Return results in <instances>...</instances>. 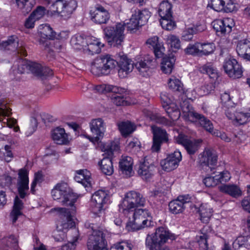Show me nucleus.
Wrapping results in <instances>:
<instances>
[{"mask_svg":"<svg viewBox=\"0 0 250 250\" xmlns=\"http://www.w3.org/2000/svg\"><path fill=\"white\" fill-rule=\"evenodd\" d=\"M175 239V236L171 233L167 228L161 227L156 229L154 233L147 235L146 245L149 250H168L164 249L163 245L168 239Z\"/></svg>","mask_w":250,"mask_h":250,"instance_id":"f257e3e1","label":"nucleus"},{"mask_svg":"<svg viewBox=\"0 0 250 250\" xmlns=\"http://www.w3.org/2000/svg\"><path fill=\"white\" fill-rule=\"evenodd\" d=\"M51 194L54 200H59L63 206H69L72 211L76 209L74 204L78 196L70 191L66 183L57 184L52 190Z\"/></svg>","mask_w":250,"mask_h":250,"instance_id":"f03ea898","label":"nucleus"},{"mask_svg":"<svg viewBox=\"0 0 250 250\" xmlns=\"http://www.w3.org/2000/svg\"><path fill=\"white\" fill-rule=\"evenodd\" d=\"M125 25L122 22L107 26L103 28L104 38L110 46L120 47L125 39Z\"/></svg>","mask_w":250,"mask_h":250,"instance_id":"7ed1b4c3","label":"nucleus"},{"mask_svg":"<svg viewBox=\"0 0 250 250\" xmlns=\"http://www.w3.org/2000/svg\"><path fill=\"white\" fill-rule=\"evenodd\" d=\"M93 231L89 236L87 247L88 250H108L105 242L106 238L110 237V234L105 229H97V227L90 224L87 227Z\"/></svg>","mask_w":250,"mask_h":250,"instance_id":"20e7f679","label":"nucleus"},{"mask_svg":"<svg viewBox=\"0 0 250 250\" xmlns=\"http://www.w3.org/2000/svg\"><path fill=\"white\" fill-rule=\"evenodd\" d=\"M117 62L110 55H101L91 63V71L95 75H108L117 65Z\"/></svg>","mask_w":250,"mask_h":250,"instance_id":"39448f33","label":"nucleus"},{"mask_svg":"<svg viewBox=\"0 0 250 250\" xmlns=\"http://www.w3.org/2000/svg\"><path fill=\"white\" fill-rule=\"evenodd\" d=\"M59 213V220L57 224V229L58 231H61V233L59 234L60 238L57 237V235L54 236V238L56 241H61L63 240L65 237V233L69 229L73 228L75 226V222L73 221L71 213L75 211L63 208H56Z\"/></svg>","mask_w":250,"mask_h":250,"instance_id":"423d86ee","label":"nucleus"},{"mask_svg":"<svg viewBox=\"0 0 250 250\" xmlns=\"http://www.w3.org/2000/svg\"><path fill=\"white\" fill-rule=\"evenodd\" d=\"M151 214L146 208L134 209L133 221L128 222L126 228L129 231H135L149 227L151 223Z\"/></svg>","mask_w":250,"mask_h":250,"instance_id":"0eeeda50","label":"nucleus"},{"mask_svg":"<svg viewBox=\"0 0 250 250\" xmlns=\"http://www.w3.org/2000/svg\"><path fill=\"white\" fill-rule=\"evenodd\" d=\"M172 4L167 0L163 1L159 5L158 14L161 17L160 24L162 28L167 30H171L176 26L173 20Z\"/></svg>","mask_w":250,"mask_h":250,"instance_id":"6e6552de","label":"nucleus"},{"mask_svg":"<svg viewBox=\"0 0 250 250\" xmlns=\"http://www.w3.org/2000/svg\"><path fill=\"white\" fill-rule=\"evenodd\" d=\"M104 154L105 156L99 162V165L102 172L105 175H111L113 173V167L111 157L113 155V152L119 149V146L115 143H112L110 145L104 146Z\"/></svg>","mask_w":250,"mask_h":250,"instance_id":"1a4fd4ad","label":"nucleus"},{"mask_svg":"<svg viewBox=\"0 0 250 250\" xmlns=\"http://www.w3.org/2000/svg\"><path fill=\"white\" fill-rule=\"evenodd\" d=\"M77 6V3L75 0H56L51 5L53 11L64 19L69 18Z\"/></svg>","mask_w":250,"mask_h":250,"instance_id":"9d476101","label":"nucleus"},{"mask_svg":"<svg viewBox=\"0 0 250 250\" xmlns=\"http://www.w3.org/2000/svg\"><path fill=\"white\" fill-rule=\"evenodd\" d=\"M146 199L140 193L131 191L126 194L121 206L123 210H132L139 206H144Z\"/></svg>","mask_w":250,"mask_h":250,"instance_id":"9b49d317","label":"nucleus"},{"mask_svg":"<svg viewBox=\"0 0 250 250\" xmlns=\"http://www.w3.org/2000/svg\"><path fill=\"white\" fill-rule=\"evenodd\" d=\"M109 199V195L107 191L98 190L93 194L91 197V209L95 214L100 213L104 210V205L106 204Z\"/></svg>","mask_w":250,"mask_h":250,"instance_id":"f8f14e48","label":"nucleus"},{"mask_svg":"<svg viewBox=\"0 0 250 250\" xmlns=\"http://www.w3.org/2000/svg\"><path fill=\"white\" fill-rule=\"evenodd\" d=\"M227 118L231 120L234 124L244 125L250 121V113L236 110L234 107H228L225 111Z\"/></svg>","mask_w":250,"mask_h":250,"instance_id":"ddd939ff","label":"nucleus"},{"mask_svg":"<svg viewBox=\"0 0 250 250\" xmlns=\"http://www.w3.org/2000/svg\"><path fill=\"white\" fill-rule=\"evenodd\" d=\"M212 26L217 35L222 37L229 34L231 32L234 23L232 19L225 18L223 20H214L212 22Z\"/></svg>","mask_w":250,"mask_h":250,"instance_id":"4468645a","label":"nucleus"},{"mask_svg":"<svg viewBox=\"0 0 250 250\" xmlns=\"http://www.w3.org/2000/svg\"><path fill=\"white\" fill-rule=\"evenodd\" d=\"M176 141L182 145L190 155L194 154L199 149L201 141L189 138L187 136L179 134Z\"/></svg>","mask_w":250,"mask_h":250,"instance_id":"2eb2a0df","label":"nucleus"},{"mask_svg":"<svg viewBox=\"0 0 250 250\" xmlns=\"http://www.w3.org/2000/svg\"><path fill=\"white\" fill-rule=\"evenodd\" d=\"M151 128L153 134L151 150L153 152H158L160 149L161 144L168 142V134L165 129L159 127L152 126Z\"/></svg>","mask_w":250,"mask_h":250,"instance_id":"dca6fc26","label":"nucleus"},{"mask_svg":"<svg viewBox=\"0 0 250 250\" xmlns=\"http://www.w3.org/2000/svg\"><path fill=\"white\" fill-rule=\"evenodd\" d=\"M28 171L24 168L20 169L18 172L17 188L20 198L23 199L28 195L29 189Z\"/></svg>","mask_w":250,"mask_h":250,"instance_id":"f3484780","label":"nucleus"},{"mask_svg":"<svg viewBox=\"0 0 250 250\" xmlns=\"http://www.w3.org/2000/svg\"><path fill=\"white\" fill-rule=\"evenodd\" d=\"M223 68L225 72L230 78L237 79L242 76L241 66L233 58L226 59L224 62Z\"/></svg>","mask_w":250,"mask_h":250,"instance_id":"a211bd4d","label":"nucleus"},{"mask_svg":"<svg viewBox=\"0 0 250 250\" xmlns=\"http://www.w3.org/2000/svg\"><path fill=\"white\" fill-rule=\"evenodd\" d=\"M181 108L184 116L189 120L198 122L202 126L205 125L206 122H207L209 124H210V120L209 119L204 115L194 111L192 106L188 103H184V104L181 105Z\"/></svg>","mask_w":250,"mask_h":250,"instance_id":"6ab92c4d","label":"nucleus"},{"mask_svg":"<svg viewBox=\"0 0 250 250\" xmlns=\"http://www.w3.org/2000/svg\"><path fill=\"white\" fill-rule=\"evenodd\" d=\"M182 160V155L179 151L176 150L173 153L168 155L167 157L162 160L160 164L165 171H170L176 168L179 162Z\"/></svg>","mask_w":250,"mask_h":250,"instance_id":"aec40b11","label":"nucleus"},{"mask_svg":"<svg viewBox=\"0 0 250 250\" xmlns=\"http://www.w3.org/2000/svg\"><path fill=\"white\" fill-rule=\"evenodd\" d=\"M91 132L96 136L94 138L87 136L91 141L98 142L100 138L103 137L105 131V124L102 118L93 119L89 123Z\"/></svg>","mask_w":250,"mask_h":250,"instance_id":"412c9836","label":"nucleus"},{"mask_svg":"<svg viewBox=\"0 0 250 250\" xmlns=\"http://www.w3.org/2000/svg\"><path fill=\"white\" fill-rule=\"evenodd\" d=\"M0 49H7L17 51L18 54L26 56L27 53L23 46H19V39L14 36L10 37L6 41L0 42Z\"/></svg>","mask_w":250,"mask_h":250,"instance_id":"4be33fe9","label":"nucleus"},{"mask_svg":"<svg viewBox=\"0 0 250 250\" xmlns=\"http://www.w3.org/2000/svg\"><path fill=\"white\" fill-rule=\"evenodd\" d=\"M135 66L141 75L147 77L149 75L151 69L156 66V62L152 57L147 55L137 62Z\"/></svg>","mask_w":250,"mask_h":250,"instance_id":"5701e85b","label":"nucleus"},{"mask_svg":"<svg viewBox=\"0 0 250 250\" xmlns=\"http://www.w3.org/2000/svg\"><path fill=\"white\" fill-rule=\"evenodd\" d=\"M190 202L189 195L179 196L177 198L169 202V211L173 214L182 213L186 208V205Z\"/></svg>","mask_w":250,"mask_h":250,"instance_id":"b1692460","label":"nucleus"},{"mask_svg":"<svg viewBox=\"0 0 250 250\" xmlns=\"http://www.w3.org/2000/svg\"><path fill=\"white\" fill-rule=\"evenodd\" d=\"M91 19L96 23H106L109 20L108 12L102 6L98 5L90 11Z\"/></svg>","mask_w":250,"mask_h":250,"instance_id":"393cba45","label":"nucleus"},{"mask_svg":"<svg viewBox=\"0 0 250 250\" xmlns=\"http://www.w3.org/2000/svg\"><path fill=\"white\" fill-rule=\"evenodd\" d=\"M208 6L217 12H232L234 9L232 0H209Z\"/></svg>","mask_w":250,"mask_h":250,"instance_id":"a878e982","label":"nucleus"},{"mask_svg":"<svg viewBox=\"0 0 250 250\" xmlns=\"http://www.w3.org/2000/svg\"><path fill=\"white\" fill-rule=\"evenodd\" d=\"M199 159L202 164L208 166L212 170L217 163V156L212 150L206 148L200 154Z\"/></svg>","mask_w":250,"mask_h":250,"instance_id":"bb28decb","label":"nucleus"},{"mask_svg":"<svg viewBox=\"0 0 250 250\" xmlns=\"http://www.w3.org/2000/svg\"><path fill=\"white\" fill-rule=\"evenodd\" d=\"M133 161L129 156H122L119 162V168L122 173L126 177H129L133 175Z\"/></svg>","mask_w":250,"mask_h":250,"instance_id":"cd10ccee","label":"nucleus"},{"mask_svg":"<svg viewBox=\"0 0 250 250\" xmlns=\"http://www.w3.org/2000/svg\"><path fill=\"white\" fill-rule=\"evenodd\" d=\"M51 136L52 139L57 144L67 145L69 142L68 134L63 128H55L52 131Z\"/></svg>","mask_w":250,"mask_h":250,"instance_id":"c85d7f7f","label":"nucleus"},{"mask_svg":"<svg viewBox=\"0 0 250 250\" xmlns=\"http://www.w3.org/2000/svg\"><path fill=\"white\" fill-rule=\"evenodd\" d=\"M236 52L238 55L244 59L250 61V40L243 39L237 42Z\"/></svg>","mask_w":250,"mask_h":250,"instance_id":"c756f323","label":"nucleus"},{"mask_svg":"<svg viewBox=\"0 0 250 250\" xmlns=\"http://www.w3.org/2000/svg\"><path fill=\"white\" fill-rule=\"evenodd\" d=\"M149 47H152L156 57L158 58L163 56L165 48L162 42L159 40L157 36H154L149 38L146 42Z\"/></svg>","mask_w":250,"mask_h":250,"instance_id":"7c9ffc66","label":"nucleus"},{"mask_svg":"<svg viewBox=\"0 0 250 250\" xmlns=\"http://www.w3.org/2000/svg\"><path fill=\"white\" fill-rule=\"evenodd\" d=\"M86 45H85L84 50L89 54L93 55L101 52V48L104 46V44L99 40L95 38H89L86 40Z\"/></svg>","mask_w":250,"mask_h":250,"instance_id":"2f4dec72","label":"nucleus"},{"mask_svg":"<svg viewBox=\"0 0 250 250\" xmlns=\"http://www.w3.org/2000/svg\"><path fill=\"white\" fill-rule=\"evenodd\" d=\"M154 169V166L146 162L145 158L139 166L138 173L143 179L147 180L152 177Z\"/></svg>","mask_w":250,"mask_h":250,"instance_id":"473e14b6","label":"nucleus"},{"mask_svg":"<svg viewBox=\"0 0 250 250\" xmlns=\"http://www.w3.org/2000/svg\"><path fill=\"white\" fill-rule=\"evenodd\" d=\"M118 75L121 78H124L131 72L133 69L132 61L127 58L121 59L119 63Z\"/></svg>","mask_w":250,"mask_h":250,"instance_id":"72a5a7b5","label":"nucleus"},{"mask_svg":"<svg viewBox=\"0 0 250 250\" xmlns=\"http://www.w3.org/2000/svg\"><path fill=\"white\" fill-rule=\"evenodd\" d=\"M90 173L87 169H80L76 171L74 179L78 183H82L85 187L91 186Z\"/></svg>","mask_w":250,"mask_h":250,"instance_id":"f704fd0d","label":"nucleus"},{"mask_svg":"<svg viewBox=\"0 0 250 250\" xmlns=\"http://www.w3.org/2000/svg\"><path fill=\"white\" fill-rule=\"evenodd\" d=\"M219 190L233 198H237L242 195V191L235 185H223L219 187Z\"/></svg>","mask_w":250,"mask_h":250,"instance_id":"c9c22d12","label":"nucleus"},{"mask_svg":"<svg viewBox=\"0 0 250 250\" xmlns=\"http://www.w3.org/2000/svg\"><path fill=\"white\" fill-rule=\"evenodd\" d=\"M167 116L173 121L177 120L180 117V110L178 105L174 103L166 104L163 108Z\"/></svg>","mask_w":250,"mask_h":250,"instance_id":"e433bc0d","label":"nucleus"},{"mask_svg":"<svg viewBox=\"0 0 250 250\" xmlns=\"http://www.w3.org/2000/svg\"><path fill=\"white\" fill-rule=\"evenodd\" d=\"M146 116L152 120L157 123L163 124L167 126H171L172 125V122L167 120L166 118L161 116L158 113H153L151 111L145 110L144 111Z\"/></svg>","mask_w":250,"mask_h":250,"instance_id":"4c0bfd02","label":"nucleus"},{"mask_svg":"<svg viewBox=\"0 0 250 250\" xmlns=\"http://www.w3.org/2000/svg\"><path fill=\"white\" fill-rule=\"evenodd\" d=\"M23 208V203L18 196H16L14 200V204L13 208L10 213V217L12 219V223H15L17 220L18 217L21 215V209Z\"/></svg>","mask_w":250,"mask_h":250,"instance_id":"58836bf2","label":"nucleus"},{"mask_svg":"<svg viewBox=\"0 0 250 250\" xmlns=\"http://www.w3.org/2000/svg\"><path fill=\"white\" fill-rule=\"evenodd\" d=\"M202 127L213 135L220 138L226 142H229L231 141V139L225 132H221L217 130H214L213 124L210 121L209 124L207 122H206L205 125Z\"/></svg>","mask_w":250,"mask_h":250,"instance_id":"ea45409f","label":"nucleus"},{"mask_svg":"<svg viewBox=\"0 0 250 250\" xmlns=\"http://www.w3.org/2000/svg\"><path fill=\"white\" fill-rule=\"evenodd\" d=\"M133 17H136L139 21L141 25H144L148 20L151 16V13L146 9L140 10L135 9L132 11Z\"/></svg>","mask_w":250,"mask_h":250,"instance_id":"a19ab883","label":"nucleus"},{"mask_svg":"<svg viewBox=\"0 0 250 250\" xmlns=\"http://www.w3.org/2000/svg\"><path fill=\"white\" fill-rule=\"evenodd\" d=\"M39 32L42 39L54 40L56 38V33L48 24L41 25L39 28Z\"/></svg>","mask_w":250,"mask_h":250,"instance_id":"79ce46f5","label":"nucleus"},{"mask_svg":"<svg viewBox=\"0 0 250 250\" xmlns=\"http://www.w3.org/2000/svg\"><path fill=\"white\" fill-rule=\"evenodd\" d=\"M175 62L173 56L164 57L162 62L161 69L166 74H170L172 72Z\"/></svg>","mask_w":250,"mask_h":250,"instance_id":"37998d69","label":"nucleus"},{"mask_svg":"<svg viewBox=\"0 0 250 250\" xmlns=\"http://www.w3.org/2000/svg\"><path fill=\"white\" fill-rule=\"evenodd\" d=\"M199 212L201 221L207 223L212 216V209L207 204H202L199 208Z\"/></svg>","mask_w":250,"mask_h":250,"instance_id":"c03bdc74","label":"nucleus"},{"mask_svg":"<svg viewBox=\"0 0 250 250\" xmlns=\"http://www.w3.org/2000/svg\"><path fill=\"white\" fill-rule=\"evenodd\" d=\"M232 246L235 250L239 249L242 247L249 249L250 248V236H238L233 242Z\"/></svg>","mask_w":250,"mask_h":250,"instance_id":"a18cd8bd","label":"nucleus"},{"mask_svg":"<svg viewBox=\"0 0 250 250\" xmlns=\"http://www.w3.org/2000/svg\"><path fill=\"white\" fill-rule=\"evenodd\" d=\"M199 70L201 73L208 74L211 78L215 79L218 77L217 71L211 63H208L200 67Z\"/></svg>","mask_w":250,"mask_h":250,"instance_id":"49530a36","label":"nucleus"},{"mask_svg":"<svg viewBox=\"0 0 250 250\" xmlns=\"http://www.w3.org/2000/svg\"><path fill=\"white\" fill-rule=\"evenodd\" d=\"M118 128L121 134L124 136L131 133L135 129L134 125L130 122H122L118 124Z\"/></svg>","mask_w":250,"mask_h":250,"instance_id":"de8ad7c7","label":"nucleus"},{"mask_svg":"<svg viewBox=\"0 0 250 250\" xmlns=\"http://www.w3.org/2000/svg\"><path fill=\"white\" fill-rule=\"evenodd\" d=\"M168 85L170 89L173 91L183 92V85L181 82L175 77H171L168 82Z\"/></svg>","mask_w":250,"mask_h":250,"instance_id":"09e8293b","label":"nucleus"},{"mask_svg":"<svg viewBox=\"0 0 250 250\" xmlns=\"http://www.w3.org/2000/svg\"><path fill=\"white\" fill-rule=\"evenodd\" d=\"M200 56H208L212 54L215 49L213 43H200Z\"/></svg>","mask_w":250,"mask_h":250,"instance_id":"8fccbe9b","label":"nucleus"},{"mask_svg":"<svg viewBox=\"0 0 250 250\" xmlns=\"http://www.w3.org/2000/svg\"><path fill=\"white\" fill-rule=\"evenodd\" d=\"M166 42L171 49H173V51H175L174 49L177 50L180 48V41L178 37L175 35H168L166 39Z\"/></svg>","mask_w":250,"mask_h":250,"instance_id":"3c124183","label":"nucleus"},{"mask_svg":"<svg viewBox=\"0 0 250 250\" xmlns=\"http://www.w3.org/2000/svg\"><path fill=\"white\" fill-rule=\"evenodd\" d=\"M200 43L196 42L193 44L190 43L185 49V52L187 54L194 56H200Z\"/></svg>","mask_w":250,"mask_h":250,"instance_id":"603ef678","label":"nucleus"},{"mask_svg":"<svg viewBox=\"0 0 250 250\" xmlns=\"http://www.w3.org/2000/svg\"><path fill=\"white\" fill-rule=\"evenodd\" d=\"M18 7L23 14L28 13L32 8V4L29 0H16Z\"/></svg>","mask_w":250,"mask_h":250,"instance_id":"864d4df0","label":"nucleus"},{"mask_svg":"<svg viewBox=\"0 0 250 250\" xmlns=\"http://www.w3.org/2000/svg\"><path fill=\"white\" fill-rule=\"evenodd\" d=\"M86 41L80 35L73 37L70 41L72 46L75 49H81L83 46Z\"/></svg>","mask_w":250,"mask_h":250,"instance_id":"5fc2aeb1","label":"nucleus"},{"mask_svg":"<svg viewBox=\"0 0 250 250\" xmlns=\"http://www.w3.org/2000/svg\"><path fill=\"white\" fill-rule=\"evenodd\" d=\"M124 23L125 25V27L126 26L127 29L130 32H134V30H137L139 26H142L136 18L133 17V14H132V16L129 21L126 23Z\"/></svg>","mask_w":250,"mask_h":250,"instance_id":"6e6d98bb","label":"nucleus"},{"mask_svg":"<svg viewBox=\"0 0 250 250\" xmlns=\"http://www.w3.org/2000/svg\"><path fill=\"white\" fill-rule=\"evenodd\" d=\"M117 89V88L116 86L105 84L97 85L93 88V90H94L96 92L99 93L108 92L110 91L116 92Z\"/></svg>","mask_w":250,"mask_h":250,"instance_id":"4d7b16f0","label":"nucleus"},{"mask_svg":"<svg viewBox=\"0 0 250 250\" xmlns=\"http://www.w3.org/2000/svg\"><path fill=\"white\" fill-rule=\"evenodd\" d=\"M72 231L75 235L71 242L68 243L62 247L63 250H73L75 248L77 240L79 238L78 232L76 229H73Z\"/></svg>","mask_w":250,"mask_h":250,"instance_id":"13d9d810","label":"nucleus"},{"mask_svg":"<svg viewBox=\"0 0 250 250\" xmlns=\"http://www.w3.org/2000/svg\"><path fill=\"white\" fill-rule=\"evenodd\" d=\"M196 246L198 247V250H208L206 235L203 234L199 237V239L196 242Z\"/></svg>","mask_w":250,"mask_h":250,"instance_id":"bf43d9fd","label":"nucleus"},{"mask_svg":"<svg viewBox=\"0 0 250 250\" xmlns=\"http://www.w3.org/2000/svg\"><path fill=\"white\" fill-rule=\"evenodd\" d=\"M42 67L39 63L34 62H29L28 70L36 76H39L41 74Z\"/></svg>","mask_w":250,"mask_h":250,"instance_id":"052dcab7","label":"nucleus"},{"mask_svg":"<svg viewBox=\"0 0 250 250\" xmlns=\"http://www.w3.org/2000/svg\"><path fill=\"white\" fill-rule=\"evenodd\" d=\"M17 65V72L22 74L28 70L29 62L24 60H20L17 64H14L13 68L15 69Z\"/></svg>","mask_w":250,"mask_h":250,"instance_id":"680f3d73","label":"nucleus"},{"mask_svg":"<svg viewBox=\"0 0 250 250\" xmlns=\"http://www.w3.org/2000/svg\"><path fill=\"white\" fill-rule=\"evenodd\" d=\"M218 178L219 177L217 176L216 175L213 177H207L204 179L203 182L206 187H214L219 184V181Z\"/></svg>","mask_w":250,"mask_h":250,"instance_id":"e2e57ef3","label":"nucleus"},{"mask_svg":"<svg viewBox=\"0 0 250 250\" xmlns=\"http://www.w3.org/2000/svg\"><path fill=\"white\" fill-rule=\"evenodd\" d=\"M213 90V86L211 83H208L202 85L198 90L199 95L202 96L209 94Z\"/></svg>","mask_w":250,"mask_h":250,"instance_id":"0e129e2a","label":"nucleus"},{"mask_svg":"<svg viewBox=\"0 0 250 250\" xmlns=\"http://www.w3.org/2000/svg\"><path fill=\"white\" fill-rule=\"evenodd\" d=\"M45 13V9L42 6H38L35 10H34L31 15L37 21L42 18Z\"/></svg>","mask_w":250,"mask_h":250,"instance_id":"69168bd1","label":"nucleus"},{"mask_svg":"<svg viewBox=\"0 0 250 250\" xmlns=\"http://www.w3.org/2000/svg\"><path fill=\"white\" fill-rule=\"evenodd\" d=\"M6 245L11 248L13 250H20L18 243V241L15 237L11 235L6 240Z\"/></svg>","mask_w":250,"mask_h":250,"instance_id":"338daca9","label":"nucleus"},{"mask_svg":"<svg viewBox=\"0 0 250 250\" xmlns=\"http://www.w3.org/2000/svg\"><path fill=\"white\" fill-rule=\"evenodd\" d=\"M247 188L249 195L242 200V206L245 210L250 212V185H248Z\"/></svg>","mask_w":250,"mask_h":250,"instance_id":"774afa93","label":"nucleus"}]
</instances>
